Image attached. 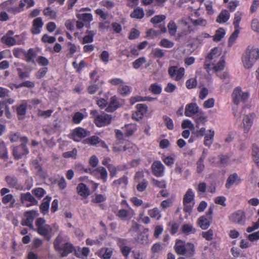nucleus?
<instances>
[{
    "label": "nucleus",
    "mask_w": 259,
    "mask_h": 259,
    "mask_svg": "<svg viewBox=\"0 0 259 259\" xmlns=\"http://www.w3.org/2000/svg\"><path fill=\"white\" fill-rule=\"evenodd\" d=\"M90 115L94 118V122L97 127L105 126L111 122L112 117L111 115L105 113L99 114L97 110H91Z\"/></svg>",
    "instance_id": "20e7f679"
},
{
    "label": "nucleus",
    "mask_w": 259,
    "mask_h": 259,
    "mask_svg": "<svg viewBox=\"0 0 259 259\" xmlns=\"http://www.w3.org/2000/svg\"><path fill=\"white\" fill-rule=\"evenodd\" d=\"M225 30L223 28H219L215 31L214 35L212 36V39L215 42H219L225 36Z\"/></svg>",
    "instance_id": "72a5a7b5"
},
{
    "label": "nucleus",
    "mask_w": 259,
    "mask_h": 259,
    "mask_svg": "<svg viewBox=\"0 0 259 259\" xmlns=\"http://www.w3.org/2000/svg\"><path fill=\"white\" fill-rule=\"evenodd\" d=\"M94 172L99 173L100 175V179L103 183H106L107 180V171L106 168L103 166H99L94 170Z\"/></svg>",
    "instance_id": "e433bc0d"
},
{
    "label": "nucleus",
    "mask_w": 259,
    "mask_h": 259,
    "mask_svg": "<svg viewBox=\"0 0 259 259\" xmlns=\"http://www.w3.org/2000/svg\"><path fill=\"white\" fill-rule=\"evenodd\" d=\"M84 118V116L82 113L76 112L72 117V121L73 123L78 124L81 122Z\"/></svg>",
    "instance_id": "3c124183"
},
{
    "label": "nucleus",
    "mask_w": 259,
    "mask_h": 259,
    "mask_svg": "<svg viewBox=\"0 0 259 259\" xmlns=\"http://www.w3.org/2000/svg\"><path fill=\"white\" fill-rule=\"evenodd\" d=\"M230 17L229 12L227 10H223L217 17L216 22L220 24L225 23L228 21Z\"/></svg>",
    "instance_id": "cd10ccee"
},
{
    "label": "nucleus",
    "mask_w": 259,
    "mask_h": 259,
    "mask_svg": "<svg viewBox=\"0 0 259 259\" xmlns=\"http://www.w3.org/2000/svg\"><path fill=\"white\" fill-rule=\"evenodd\" d=\"M212 212V211H208L206 216L201 217L198 219V223L201 229L205 230L209 227Z\"/></svg>",
    "instance_id": "aec40b11"
},
{
    "label": "nucleus",
    "mask_w": 259,
    "mask_h": 259,
    "mask_svg": "<svg viewBox=\"0 0 259 259\" xmlns=\"http://www.w3.org/2000/svg\"><path fill=\"white\" fill-rule=\"evenodd\" d=\"M136 111L133 114V118L139 120L148 111V107L145 104H138L136 105Z\"/></svg>",
    "instance_id": "dca6fc26"
},
{
    "label": "nucleus",
    "mask_w": 259,
    "mask_h": 259,
    "mask_svg": "<svg viewBox=\"0 0 259 259\" xmlns=\"http://www.w3.org/2000/svg\"><path fill=\"white\" fill-rule=\"evenodd\" d=\"M53 245L55 250L59 254L61 257H66L74 250L73 245L65 239L61 232L55 239Z\"/></svg>",
    "instance_id": "f257e3e1"
},
{
    "label": "nucleus",
    "mask_w": 259,
    "mask_h": 259,
    "mask_svg": "<svg viewBox=\"0 0 259 259\" xmlns=\"http://www.w3.org/2000/svg\"><path fill=\"white\" fill-rule=\"evenodd\" d=\"M37 216L36 211H26L21 222L23 226H27L30 229L33 230V222Z\"/></svg>",
    "instance_id": "1a4fd4ad"
},
{
    "label": "nucleus",
    "mask_w": 259,
    "mask_h": 259,
    "mask_svg": "<svg viewBox=\"0 0 259 259\" xmlns=\"http://www.w3.org/2000/svg\"><path fill=\"white\" fill-rule=\"evenodd\" d=\"M87 131L81 127H78L73 130L70 135V138L75 142H79L81 139L87 136Z\"/></svg>",
    "instance_id": "9b49d317"
},
{
    "label": "nucleus",
    "mask_w": 259,
    "mask_h": 259,
    "mask_svg": "<svg viewBox=\"0 0 259 259\" xmlns=\"http://www.w3.org/2000/svg\"><path fill=\"white\" fill-rule=\"evenodd\" d=\"M201 109H199L196 103H190L185 106L184 114L187 117H193L198 113Z\"/></svg>",
    "instance_id": "ddd939ff"
},
{
    "label": "nucleus",
    "mask_w": 259,
    "mask_h": 259,
    "mask_svg": "<svg viewBox=\"0 0 259 259\" xmlns=\"http://www.w3.org/2000/svg\"><path fill=\"white\" fill-rule=\"evenodd\" d=\"M166 19V16L164 15H156L151 18L150 22L154 24L156 27V24L160 23Z\"/></svg>",
    "instance_id": "6e6d98bb"
},
{
    "label": "nucleus",
    "mask_w": 259,
    "mask_h": 259,
    "mask_svg": "<svg viewBox=\"0 0 259 259\" xmlns=\"http://www.w3.org/2000/svg\"><path fill=\"white\" fill-rule=\"evenodd\" d=\"M240 29H235L234 32L230 35L228 39V46L231 47L234 43L236 38L238 36V34L239 33Z\"/></svg>",
    "instance_id": "4d7b16f0"
},
{
    "label": "nucleus",
    "mask_w": 259,
    "mask_h": 259,
    "mask_svg": "<svg viewBox=\"0 0 259 259\" xmlns=\"http://www.w3.org/2000/svg\"><path fill=\"white\" fill-rule=\"evenodd\" d=\"M259 59V49L248 46L242 56L243 66L246 69L251 68Z\"/></svg>",
    "instance_id": "f03ea898"
},
{
    "label": "nucleus",
    "mask_w": 259,
    "mask_h": 259,
    "mask_svg": "<svg viewBox=\"0 0 259 259\" xmlns=\"http://www.w3.org/2000/svg\"><path fill=\"white\" fill-rule=\"evenodd\" d=\"M152 174L156 177H162L164 174L165 167L159 160L154 161L151 165Z\"/></svg>",
    "instance_id": "9d476101"
},
{
    "label": "nucleus",
    "mask_w": 259,
    "mask_h": 259,
    "mask_svg": "<svg viewBox=\"0 0 259 259\" xmlns=\"http://www.w3.org/2000/svg\"><path fill=\"white\" fill-rule=\"evenodd\" d=\"M162 119L166 125L167 128L169 130H173L174 128V124L171 118L167 115H163Z\"/></svg>",
    "instance_id": "09e8293b"
},
{
    "label": "nucleus",
    "mask_w": 259,
    "mask_h": 259,
    "mask_svg": "<svg viewBox=\"0 0 259 259\" xmlns=\"http://www.w3.org/2000/svg\"><path fill=\"white\" fill-rule=\"evenodd\" d=\"M230 220L233 222L242 225L245 222V216L243 211H237L231 215Z\"/></svg>",
    "instance_id": "4be33fe9"
},
{
    "label": "nucleus",
    "mask_w": 259,
    "mask_h": 259,
    "mask_svg": "<svg viewBox=\"0 0 259 259\" xmlns=\"http://www.w3.org/2000/svg\"><path fill=\"white\" fill-rule=\"evenodd\" d=\"M149 91L154 95H159L162 92V88L157 83H153L150 85Z\"/></svg>",
    "instance_id": "4c0bfd02"
},
{
    "label": "nucleus",
    "mask_w": 259,
    "mask_h": 259,
    "mask_svg": "<svg viewBox=\"0 0 259 259\" xmlns=\"http://www.w3.org/2000/svg\"><path fill=\"white\" fill-rule=\"evenodd\" d=\"M214 131L213 130H209L207 131V134L204 135V145L206 146L210 147L212 144L214 137Z\"/></svg>",
    "instance_id": "c85d7f7f"
},
{
    "label": "nucleus",
    "mask_w": 259,
    "mask_h": 259,
    "mask_svg": "<svg viewBox=\"0 0 259 259\" xmlns=\"http://www.w3.org/2000/svg\"><path fill=\"white\" fill-rule=\"evenodd\" d=\"M32 193L38 198H42L46 193V191L42 188H36L32 190Z\"/></svg>",
    "instance_id": "bf43d9fd"
},
{
    "label": "nucleus",
    "mask_w": 259,
    "mask_h": 259,
    "mask_svg": "<svg viewBox=\"0 0 259 259\" xmlns=\"http://www.w3.org/2000/svg\"><path fill=\"white\" fill-rule=\"evenodd\" d=\"M86 33L87 35L83 36L82 38V44L91 43L94 41V37L96 33L93 30H87Z\"/></svg>",
    "instance_id": "c9c22d12"
},
{
    "label": "nucleus",
    "mask_w": 259,
    "mask_h": 259,
    "mask_svg": "<svg viewBox=\"0 0 259 259\" xmlns=\"http://www.w3.org/2000/svg\"><path fill=\"white\" fill-rule=\"evenodd\" d=\"M106 200V197L104 195L95 194L92 197L91 202L93 203L98 204L103 202Z\"/></svg>",
    "instance_id": "a18cd8bd"
},
{
    "label": "nucleus",
    "mask_w": 259,
    "mask_h": 259,
    "mask_svg": "<svg viewBox=\"0 0 259 259\" xmlns=\"http://www.w3.org/2000/svg\"><path fill=\"white\" fill-rule=\"evenodd\" d=\"M193 118L195 122L196 127L198 128L200 125H204L207 121V117L202 110H200Z\"/></svg>",
    "instance_id": "6ab92c4d"
},
{
    "label": "nucleus",
    "mask_w": 259,
    "mask_h": 259,
    "mask_svg": "<svg viewBox=\"0 0 259 259\" xmlns=\"http://www.w3.org/2000/svg\"><path fill=\"white\" fill-rule=\"evenodd\" d=\"M96 103L101 109H104L107 107V100L102 98H96Z\"/></svg>",
    "instance_id": "0e129e2a"
},
{
    "label": "nucleus",
    "mask_w": 259,
    "mask_h": 259,
    "mask_svg": "<svg viewBox=\"0 0 259 259\" xmlns=\"http://www.w3.org/2000/svg\"><path fill=\"white\" fill-rule=\"evenodd\" d=\"M186 244L181 240L177 241L175 245V250L177 254L184 255L186 253Z\"/></svg>",
    "instance_id": "2f4dec72"
},
{
    "label": "nucleus",
    "mask_w": 259,
    "mask_h": 259,
    "mask_svg": "<svg viewBox=\"0 0 259 259\" xmlns=\"http://www.w3.org/2000/svg\"><path fill=\"white\" fill-rule=\"evenodd\" d=\"M242 15V13L239 11H237L235 13L233 22L235 29H240L239 24L241 20Z\"/></svg>",
    "instance_id": "a19ab883"
},
{
    "label": "nucleus",
    "mask_w": 259,
    "mask_h": 259,
    "mask_svg": "<svg viewBox=\"0 0 259 259\" xmlns=\"http://www.w3.org/2000/svg\"><path fill=\"white\" fill-rule=\"evenodd\" d=\"M232 102L238 106L240 102L245 103L249 97V94L247 92H242L240 87H236L232 94Z\"/></svg>",
    "instance_id": "39448f33"
},
{
    "label": "nucleus",
    "mask_w": 259,
    "mask_h": 259,
    "mask_svg": "<svg viewBox=\"0 0 259 259\" xmlns=\"http://www.w3.org/2000/svg\"><path fill=\"white\" fill-rule=\"evenodd\" d=\"M181 229L182 232L187 235L190 233L194 234L195 232V229L193 228V226L189 224H184L182 226Z\"/></svg>",
    "instance_id": "de8ad7c7"
},
{
    "label": "nucleus",
    "mask_w": 259,
    "mask_h": 259,
    "mask_svg": "<svg viewBox=\"0 0 259 259\" xmlns=\"http://www.w3.org/2000/svg\"><path fill=\"white\" fill-rule=\"evenodd\" d=\"M194 198L195 193L193 190L191 188L188 189L183 199V210H192L195 204Z\"/></svg>",
    "instance_id": "423d86ee"
},
{
    "label": "nucleus",
    "mask_w": 259,
    "mask_h": 259,
    "mask_svg": "<svg viewBox=\"0 0 259 259\" xmlns=\"http://www.w3.org/2000/svg\"><path fill=\"white\" fill-rule=\"evenodd\" d=\"M16 0H8L4 2L2 5L5 7H8L7 10L8 12L14 15L19 14L24 10V7L26 6V9H29L33 7L35 5L34 0H21L17 7H8L14 3Z\"/></svg>",
    "instance_id": "7ed1b4c3"
},
{
    "label": "nucleus",
    "mask_w": 259,
    "mask_h": 259,
    "mask_svg": "<svg viewBox=\"0 0 259 259\" xmlns=\"http://www.w3.org/2000/svg\"><path fill=\"white\" fill-rule=\"evenodd\" d=\"M77 18L83 22H91L93 21V16L91 13H82L76 15Z\"/></svg>",
    "instance_id": "ea45409f"
},
{
    "label": "nucleus",
    "mask_w": 259,
    "mask_h": 259,
    "mask_svg": "<svg viewBox=\"0 0 259 259\" xmlns=\"http://www.w3.org/2000/svg\"><path fill=\"white\" fill-rule=\"evenodd\" d=\"M23 55L27 62H34V59L35 57L36 53L33 49L30 48L27 52L24 51Z\"/></svg>",
    "instance_id": "7c9ffc66"
},
{
    "label": "nucleus",
    "mask_w": 259,
    "mask_h": 259,
    "mask_svg": "<svg viewBox=\"0 0 259 259\" xmlns=\"http://www.w3.org/2000/svg\"><path fill=\"white\" fill-rule=\"evenodd\" d=\"M0 158L5 160L8 158V152L5 142L0 140Z\"/></svg>",
    "instance_id": "f704fd0d"
},
{
    "label": "nucleus",
    "mask_w": 259,
    "mask_h": 259,
    "mask_svg": "<svg viewBox=\"0 0 259 259\" xmlns=\"http://www.w3.org/2000/svg\"><path fill=\"white\" fill-rule=\"evenodd\" d=\"M167 28L168 30V33L171 36H175L177 31L178 27L173 20H170L168 25Z\"/></svg>",
    "instance_id": "58836bf2"
},
{
    "label": "nucleus",
    "mask_w": 259,
    "mask_h": 259,
    "mask_svg": "<svg viewBox=\"0 0 259 259\" xmlns=\"http://www.w3.org/2000/svg\"><path fill=\"white\" fill-rule=\"evenodd\" d=\"M44 25V22L41 17H37L32 21L31 33L33 35H37L41 32Z\"/></svg>",
    "instance_id": "2eb2a0df"
},
{
    "label": "nucleus",
    "mask_w": 259,
    "mask_h": 259,
    "mask_svg": "<svg viewBox=\"0 0 259 259\" xmlns=\"http://www.w3.org/2000/svg\"><path fill=\"white\" fill-rule=\"evenodd\" d=\"M2 42L8 46H13L16 44V39L10 36H3L1 38Z\"/></svg>",
    "instance_id": "37998d69"
},
{
    "label": "nucleus",
    "mask_w": 259,
    "mask_h": 259,
    "mask_svg": "<svg viewBox=\"0 0 259 259\" xmlns=\"http://www.w3.org/2000/svg\"><path fill=\"white\" fill-rule=\"evenodd\" d=\"M130 212L131 211H114L116 215L123 220H128L131 218L132 214L130 213Z\"/></svg>",
    "instance_id": "13d9d810"
},
{
    "label": "nucleus",
    "mask_w": 259,
    "mask_h": 259,
    "mask_svg": "<svg viewBox=\"0 0 259 259\" xmlns=\"http://www.w3.org/2000/svg\"><path fill=\"white\" fill-rule=\"evenodd\" d=\"M126 136L130 137L132 136L137 131V126L135 124H129L125 125Z\"/></svg>",
    "instance_id": "79ce46f5"
},
{
    "label": "nucleus",
    "mask_w": 259,
    "mask_h": 259,
    "mask_svg": "<svg viewBox=\"0 0 259 259\" xmlns=\"http://www.w3.org/2000/svg\"><path fill=\"white\" fill-rule=\"evenodd\" d=\"M121 106L118 98L116 96H112L108 102L107 107L105 109V111L107 112H113Z\"/></svg>",
    "instance_id": "4468645a"
},
{
    "label": "nucleus",
    "mask_w": 259,
    "mask_h": 259,
    "mask_svg": "<svg viewBox=\"0 0 259 259\" xmlns=\"http://www.w3.org/2000/svg\"><path fill=\"white\" fill-rule=\"evenodd\" d=\"M128 183V177L126 176H123L118 179L114 180L112 184V186L117 188L121 187V188L125 189Z\"/></svg>",
    "instance_id": "5701e85b"
},
{
    "label": "nucleus",
    "mask_w": 259,
    "mask_h": 259,
    "mask_svg": "<svg viewBox=\"0 0 259 259\" xmlns=\"http://www.w3.org/2000/svg\"><path fill=\"white\" fill-rule=\"evenodd\" d=\"M185 70L183 67L179 68L177 66H170L168 69V74L170 77L176 81H180L184 76Z\"/></svg>",
    "instance_id": "6e6552de"
},
{
    "label": "nucleus",
    "mask_w": 259,
    "mask_h": 259,
    "mask_svg": "<svg viewBox=\"0 0 259 259\" xmlns=\"http://www.w3.org/2000/svg\"><path fill=\"white\" fill-rule=\"evenodd\" d=\"M197 81L195 78H191L186 82V86L188 89H192L196 87Z\"/></svg>",
    "instance_id": "e2e57ef3"
},
{
    "label": "nucleus",
    "mask_w": 259,
    "mask_h": 259,
    "mask_svg": "<svg viewBox=\"0 0 259 259\" xmlns=\"http://www.w3.org/2000/svg\"><path fill=\"white\" fill-rule=\"evenodd\" d=\"M138 182L136 187L137 191L140 192L144 191L148 187V181L146 179H143L141 181Z\"/></svg>",
    "instance_id": "49530a36"
},
{
    "label": "nucleus",
    "mask_w": 259,
    "mask_h": 259,
    "mask_svg": "<svg viewBox=\"0 0 259 259\" xmlns=\"http://www.w3.org/2000/svg\"><path fill=\"white\" fill-rule=\"evenodd\" d=\"M66 45L68 50V53L67 54V56L69 58L72 57L73 55L80 49L79 46H77L71 42H67Z\"/></svg>",
    "instance_id": "c756f323"
},
{
    "label": "nucleus",
    "mask_w": 259,
    "mask_h": 259,
    "mask_svg": "<svg viewBox=\"0 0 259 259\" xmlns=\"http://www.w3.org/2000/svg\"><path fill=\"white\" fill-rule=\"evenodd\" d=\"M159 45L164 48H171L174 47V43L168 39L163 38L160 40Z\"/></svg>",
    "instance_id": "680f3d73"
},
{
    "label": "nucleus",
    "mask_w": 259,
    "mask_h": 259,
    "mask_svg": "<svg viewBox=\"0 0 259 259\" xmlns=\"http://www.w3.org/2000/svg\"><path fill=\"white\" fill-rule=\"evenodd\" d=\"M76 191L77 194L83 198H86L90 195V189L83 183H80L77 185Z\"/></svg>",
    "instance_id": "412c9836"
},
{
    "label": "nucleus",
    "mask_w": 259,
    "mask_h": 259,
    "mask_svg": "<svg viewBox=\"0 0 259 259\" xmlns=\"http://www.w3.org/2000/svg\"><path fill=\"white\" fill-rule=\"evenodd\" d=\"M158 27L160 29V32L156 31L152 29H150L147 31V36L154 38L157 37L160 33H165L167 31L166 28L165 27V24L164 23L159 24Z\"/></svg>",
    "instance_id": "b1692460"
},
{
    "label": "nucleus",
    "mask_w": 259,
    "mask_h": 259,
    "mask_svg": "<svg viewBox=\"0 0 259 259\" xmlns=\"http://www.w3.org/2000/svg\"><path fill=\"white\" fill-rule=\"evenodd\" d=\"M43 13L45 16L49 17L51 19H55L57 17L56 12L50 7L45 8L43 11Z\"/></svg>",
    "instance_id": "864d4df0"
},
{
    "label": "nucleus",
    "mask_w": 259,
    "mask_h": 259,
    "mask_svg": "<svg viewBox=\"0 0 259 259\" xmlns=\"http://www.w3.org/2000/svg\"><path fill=\"white\" fill-rule=\"evenodd\" d=\"M27 107V103L26 101H23L22 103L16 107V113L19 119L23 118L26 114Z\"/></svg>",
    "instance_id": "bb28decb"
},
{
    "label": "nucleus",
    "mask_w": 259,
    "mask_h": 259,
    "mask_svg": "<svg viewBox=\"0 0 259 259\" xmlns=\"http://www.w3.org/2000/svg\"><path fill=\"white\" fill-rule=\"evenodd\" d=\"M146 59L144 57H141L135 60L133 63V67L134 69H139L143 64L146 63Z\"/></svg>",
    "instance_id": "5fc2aeb1"
},
{
    "label": "nucleus",
    "mask_w": 259,
    "mask_h": 259,
    "mask_svg": "<svg viewBox=\"0 0 259 259\" xmlns=\"http://www.w3.org/2000/svg\"><path fill=\"white\" fill-rule=\"evenodd\" d=\"M16 70L18 76L20 78L23 79L25 78H28L29 77V72L27 70H23L22 68H17Z\"/></svg>",
    "instance_id": "338daca9"
},
{
    "label": "nucleus",
    "mask_w": 259,
    "mask_h": 259,
    "mask_svg": "<svg viewBox=\"0 0 259 259\" xmlns=\"http://www.w3.org/2000/svg\"><path fill=\"white\" fill-rule=\"evenodd\" d=\"M21 201L22 204L26 207L35 205L38 201L29 192L21 194Z\"/></svg>",
    "instance_id": "f8f14e48"
},
{
    "label": "nucleus",
    "mask_w": 259,
    "mask_h": 259,
    "mask_svg": "<svg viewBox=\"0 0 259 259\" xmlns=\"http://www.w3.org/2000/svg\"><path fill=\"white\" fill-rule=\"evenodd\" d=\"M45 223L46 221L42 218L36 220L35 224L37 228V232L39 234L45 236L48 240H50V237L48 235L52 229L49 225H46Z\"/></svg>",
    "instance_id": "0eeeda50"
},
{
    "label": "nucleus",
    "mask_w": 259,
    "mask_h": 259,
    "mask_svg": "<svg viewBox=\"0 0 259 259\" xmlns=\"http://www.w3.org/2000/svg\"><path fill=\"white\" fill-rule=\"evenodd\" d=\"M186 253L187 256L190 257L194 255L195 252V247L194 244L191 243H186Z\"/></svg>",
    "instance_id": "603ef678"
},
{
    "label": "nucleus",
    "mask_w": 259,
    "mask_h": 259,
    "mask_svg": "<svg viewBox=\"0 0 259 259\" xmlns=\"http://www.w3.org/2000/svg\"><path fill=\"white\" fill-rule=\"evenodd\" d=\"M131 88L128 85H122L118 88V93L122 96H126L131 92Z\"/></svg>",
    "instance_id": "052dcab7"
},
{
    "label": "nucleus",
    "mask_w": 259,
    "mask_h": 259,
    "mask_svg": "<svg viewBox=\"0 0 259 259\" xmlns=\"http://www.w3.org/2000/svg\"><path fill=\"white\" fill-rule=\"evenodd\" d=\"M29 153V151L26 146L19 145L14 148L13 154L16 159H19L23 155H26Z\"/></svg>",
    "instance_id": "a211bd4d"
},
{
    "label": "nucleus",
    "mask_w": 259,
    "mask_h": 259,
    "mask_svg": "<svg viewBox=\"0 0 259 259\" xmlns=\"http://www.w3.org/2000/svg\"><path fill=\"white\" fill-rule=\"evenodd\" d=\"M255 117V114L251 113L246 115L243 119V124L244 132L245 133H247L251 128L254 118Z\"/></svg>",
    "instance_id": "f3484780"
},
{
    "label": "nucleus",
    "mask_w": 259,
    "mask_h": 259,
    "mask_svg": "<svg viewBox=\"0 0 259 259\" xmlns=\"http://www.w3.org/2000/svg\"><path fill=\"white\" fill-rule=\"evenodd\" d=\"M51 200V197L47 196L42 200V203L39 206L40 210H49L50 202Z\"/></svg>",
    "instance_id": "c03bdc74"
},
{
    "label": "nucleus",
    "mask_w": 259,
    "mask_h": 259,
    "mask_svg": "<svg viewBox=\"0 0 259 259\" xmlns=\"http://www.w3.org/2000/svg\"><path fill=\"white\" fill-rule=\"evenodd\" d=\"M225 61L223 57L221 58V60L215 64L213 67V69L215 71H219L224 69L225 67Z\"/></svg>",
    "instance_id": "69168bd1"
},
{
    "label": "nucleus",
    "mask_w": 259,
    "mask_h": 259,
    "mask_svg": "<svg viewBox=\"0 0 259 259\" xmlns=\"http://www.w3.org/2000/svg\"><path fill=\"white\" fill-rule=\"evenodd\" d=\"M181 126L183 129L189 128L191 130L194 129V125L189 119L184 120L182 122Z\"/></svg>",
    "instance_id": "774afa93"
},
{
    "label": "nucleus",
    "mask_w": 259,
    "mask_h": 259,
    "mask_svg": "<svg viewBox=\"0 0 259 259\" xmlns=\"http://www.w3.org/2000/svg\"><path fill=\"white\" fill-rule=\"evenodd\" d=\"M241 181V180L238 177L237 174L234 173L228 177L225 184V187L227 189H230L235 182H236V184H238Z\"/></svg>",
    "instance_id": "393cba45"
},
{
    "label": "nucleus",
    "mask_w": 259,
    "mask_h": 259,
    "mask_svg": "<svg viewBox=\"0 0 259 259\" xmlns=\"http://www.w3.org/2000/svg\"><path fill=\"white\" fill-rule=\"evenodd\" d=\"M5 181L7 185L11 188H18V181L14 175H8L5 177Z\"/></svg>",
    "instance_id": "a878e982"
},
{
    "label": "nucleus",
    "mask_w": 259,
    "mask_h": 259,
    "mask_svg": "<svg viewBox=\"0 0 259 259\" xmlns=\"http://www.w3.org/2000/svg\"><path fill=\"white\" fill-rule=\"evenodd\" d=\"M204 156L201 155L196 163L197 172L201 174L204 170L205 166L204 164Z\"/></svg>",
    "instance_id": "8fccbe9b"
},
{
    "label": "nucleus",
    "mask_w": 259,
    "mask_h": 259,
    "mask_svg": "<svg viewBox=\"0 0 259 259\" xmlns=\"http://www.w3.org/2000/svg\"><path fill=\"white\" fill-rule=\"evenodd\" d=\"M144 16V12L143 8L137 7L131 13L130 17L132 18L141 19Z\"/></svg>",
    "instance_id": "473e14b6"
}]
</instances>
